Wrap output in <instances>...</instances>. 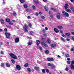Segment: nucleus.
Listing matches in <instances>:
<instances>
[{
  "label": "nucleus",
  "mask_w": 74,
  "mask_h": 74,
  "mask_svg": "<svg viewBox=\"0 0 74 74\" xmlns=\"http://www.w3.org/2000/svg\"><path fill=\"white\" fill-rule=\"evenodd\" d=\"M11 62H12V63H15V61L14 60H13L12 59H11Z\"/></svg>",
  "instance_id": "obj_25"
},
{
  "label": "nucleus",
  "mask_w": 74,
  "mask_h": 74,
  "mask_svg": "<svg viewBox=\"0 0 74 74\" xmlns=\"http://www.w3.org/2000/svg\"><path fill=\"white\" fill-rule=\"evenodd\" d=\"M23 28H24V29H27V26L26 25H25L23 26Z\"/></svg>",
  "instance_id": "obj_23"
},
{
  "label": "nucleus",
  "mask_w": 74,
  "mask_h": 74,
  "mask_svg": "<svg viewBox=\"0 0 74 74\" xmlns=\"http://www.w3.org/2000/svg\"><path fill=\"white\" fill-rule=\"evenodd\" d=\"M28 26L29 27H31V26H32V24H31V23H29L28 25Z\"/></svg>",
  "instance_id": "obj_57"
},
{
  "label": "nucleus",
  "mask_w": 74,
  "mask_h": 74,
  "mask_svg": "<svg viewBox=\"0 0 74 74\" xmlns=\"http://www.w3.org/2000/svg\"><path fill=\"white\" fill-rule=\"evenodd\" d=\"M5 34L7 38H8V39L10 38V36H11V34H10V33L6 32L5 33Z\"/></svg>",
  "instance_id": "obj_1"
},
{
  "label": "nucleus",
  "mask_w": 74,
  "mask_h": 74,
  "mask_svg": "<svg viewBox=\"0 0 74 74\" xmlns=\"http://www.w3.org/2000/svg\"><path fill=\"white\" fill-rule=\"evenodd\" d=\"M36 45L38 47H39L40 43V41L39 40H37L36 41Z\"/></svg>",
  "instance_id": "obj_5"
},
{
  "label": "nucleus",
  "mask_w": 74,
  "mask_h": 74,
  "mask_svg": "<svg viewBox=\"0 0 74 74\" xmlns=\"http://www.w3.org/2000/svg\"><path fill=\"white\" fill-rule=\"evenodd\" d=\"M66 40L67 41H69L70 40V39L67 38L66 39Z\"/></svg>",
  "instance_id": "obj_61"
},
{
  "label": "nucleus",
  "mask_w": 74,
  "mask_h": 74,
  "mask_svg": "<svg viewBox=\"0 0 74 74\" xmlns=\"http://www.w3.org/2000/svg\"><path fill=\"white\" fill-rule=\"evenodd\" d=\"M36 16H38V13H37V12L36 13Z\"/></svg>",
  "instance_id": "obj_63"
},
{
  "label": "nucleus",
  "mask_w": 74,
  "mask_h": 74,
  "mask_svg": "<svg viewBox=\"0 0 74 74\" xmlns=\"http://www.w3.org/2000/svg\"><path fill=\"white\" fill-rule=\"evenodd\" d=\"M51 40H49V39H47V42L49 43V44H51Z\"/></svg>",
  "instance_id": "obj_28"
},
{
  "label": "nucleus",
  "mask_w": 74,
  "mask_h": 74,
  "mask_svg": "<svg viewBox=\"0 0 74 74\" xmlns=\"http://www.w3.org/2000/svg\"><path fill=\"white\" fill-rule=\"evenodd\" d=\"M15 42H18L19 41V38H16L15 40Z\"/></svg>",
  "instance_id": "obj_8"
},
{
  "label": "nucleus",
  "mask_w": 74,
  "mask_h": 74,
  "mask_svg": "<svg viewBox=\"0 0 74 74\" xmlns=\"http://www.w3.org/2000/svg\"><path fill=\"white\" fill-rule=\"evenodd\" d=\"M4 30L5 32H7V28H5Z\"/></svg>",
  "instance_id": "obj_54"
},
{
  "label": "nucleus",
  "mask_w": 74,
  "mask_h": 74,
  "mask_svg": "<svg viewBox=\"0 0 74 74\" xmlns=\"http://www.w3.org/2000/svg\"><path fill=\"white\" fill-rule=\"evenodd\" d=\"M70 67L72 70H74V66L73 64L70 65Z\"/></svg>",
  "instance_id": "obj_14"
},
{
  "label": "nucleus",
  "mask_w": 74,
  "mask_h": 74,
  "mask_svg": "<svg viewBox=\"0 0 74 74\" xmlns=\"http://www.w3.org/2000/svg\"><path fill=\"white\" fill-rule=\"evenodd\" d=\"M71 63L72 64H74V61H72L71 62Z\"/></svg>",
  "instance_id": "obj_51"
},
{
  "label": "nucleus",
  "mask_w": 74,
  "mask_h": 74,
  "mask_svg": "<svg viewBox=\"0 0 74 74\" xmlns=\"http://www.w3.org/2000/svg\"><path fill=\"white\" fill-rule=\"evenodd\" d=\"M34 69L36 71H40V69L39 68V67L37 66H35Z\"/></svg>",
  "instance_id": "obj_12"
},
{
  "label": "nucleus",
  "mask_w": 74,
  "mask_h": 74,
  "mask_svg": "<svg viewBox=\"0 0 74 74\" xmlns=\"http://www.w3.org/2000/svg\"><path fill=\"white\" fill-rule=\"evenodd\" d=\"M65 70H66V71H69V69H68V68L66 67V68H65Z\"/></svg>",
  "instance_id": "obj_48"
},
{
  "label": "nucleus",
  "mask_w": 74,
  "mask_h": 74,
  "mask_svg": "<svg viewBox=\"0 0 74 74\" xmlns=\"http://www.w3.org/2000/svg\"><path fill=\"white\" fill-rule=\"evenodd\" d=\"M71 10H72V11H73V10H74V8H73L71 7Z\"/></svg>",
  "instance_id": "obj_59"
},
{
  "label": "nucleus",
  "mask_w": 74,
  "mask_h": 74,
  "mask_svg": "<svg viewBox=\"0 0 74 74\" xmlns=\"http://www.w3.org/2000/svg\"><path fill=\"white\" fill-rule=\"evenodd\" d=\"M47 65H48V66H51V64L50 63H48L47 64Z\"/></svg>",
  "instance_id": "obj_40"
},
{
  "label": "nucleus",
  "mask_w": 74,
  "mask_h": 74,
  "mask_svg": "<svg viewBox=\"0 0 74 74\" xmlns=\"http://www.w3.org/2000/svg\"><path fill=\"white\" fill-rule=\"evenodd\" d=\"M23 6H24V8H27V4H24L23 5Z\"/></svg>",
  "instance_id": "obj_29"
},
{
  "label": "nucleus",
  "mask_w": 74,
  "mask_h": 74,
  "mask_svg": "<svg viewBox=\"0 0 74 74\" xmlns=\"http://www.w3.org/2000/svg\"><path fill=\"white\" fill-rule=\"evenodd\" d=\"M51 10H52V11H56V10L53 8H51Z\"/></svg>",
  "instance_id": "obj_18"
},
{
  "label": "nucleus",
  "mask_w": 74,
  "mask_h": 74,
  "mask_svg": "<svg viewBox=\"0 0 74 74\" xmlns=\"http://www.w3.org/2000/svg\"><path fill=\"white\" fill-rule=\"evenodd\" d=\"M53 60V58H50V61H51V62H52L53 61V60Z\"/></svg>",
  "instance_id": "obj_37"
},
{
  "label": "nucleus",
  "mask_w": 74,
  "mask_h": 74,
  "mask_svg": "<svg viewBox=\"0 0 74 74\" xmlns=\"http://www.w3.org/2000/svg\"><path fill=\"white\" fill-rule=\"evenodd\" d=\"M65 35L67 36H70V34L69 33H65Z\"/></svg>",
  "instance_id": "obj_19"
},
{
  "label": "nucleus",
  "mask_w": 74,
  "mask_h": 74,
  "mask_svg": "<svg viewBox=\"0 0 74 74\" xmlns=\"http://www.w3.org/2000/svg\"><path fill=\"white\" fill-rule=\"evenodd\" d=\"M1 55H3V54H4V52L3 51H1Z\"/></svg>",
  "instance_id": "obj_41"
},
{
  "label": "nucleus",
  "mask_w": 74,
  "mask_h": 74,
  "mask_svg": "<svg viewBox=\"0 0 74 74\" xmlns=\"http://www.w3.org/2000/svg\"><path fill=\"white\" fill-rule=\"evenodd\" d=\"M16 67L18 70H20L21 69V67L19 65H17L16 66Z\"/></svg>",
  "instance_id": "obj_4"
},
{
  "label": "nucleus",
  "mask_w": 74,
  "mask_h": 74,
  "mask_svg": "<svg viewBox=\"0 0 74 74\" xmlns=\"http://www.w3.org/2000/svg\"><path fill=\"white\" fill-rule=\"evenodd\" d=\"M50 46L52 48H55L56 46V45L55 44H51Z\"/></svg>",
  "instance_id": "obj_7"
},
{
  "label": "nucleus",
  "mask_w": 74,
  "mask_h": 74,
  "mask_svg": "<svg viewBox=\"0 0 74 74\" xmlns=\"http://www.w3.org/2000/svg\"><path fill=\"white\" fill-rule=\"evenodd\" d=\"M72 40H74V36H73V37L72 36Z\"/></svg>",
  "instance_id": "obj_64"
},
{
  "label": "nucleus",
  "mask_w": 74,
  "mask_h": 74,
  "mask_svg": "<svg viewBox=\"0 0 74 74\" xmlns=\"http://www.w3.org/2000/svg\"><path fill=\"white\" fill-rule=\"evenodd\" d=\"M1 65L2 67H4V64L3 63H1Z\"/></svg>",
  "instance_id": "obj_22"
},
{
  "label": "nucleus",
  "mask_w": 74,
  "mask_h": 74,
  "mask_svg": "<svg viewBox=\"0 0 74 74\" xmlns=\"http://www.w3.org/2000/svg\"><path fill=\"white\" fill-rule=\"evenodd\" d=\"M62 14L64 15L66 17H68L69 16V14L66 12H65L64 11H63L62 12Z\"/></svg>",
  "instance_id": "obj_3"
},
{
  "label": "nucleus",
  "mask_w": 74,
  "mask_h": 74,
  "mask_svg": "<svg viewBox=\"0 0 74 74\" xmlns=\"http://www.w3.org/2000/svg\"><path fill=\"white\" fill-rule=\"evenodd\" d=\"M26 11H27V12H32V10H30V9H27L26 10Z\"/></svg>",
  "instance_id": "obj_15"
},
{
  "label": "nucleus",
  "mask_w": 74,
  "mask_h": 74,
  "mask_svg": "<svg viewBox=\"0 0 74 74\" xmlns=\"http://www.w3.org/2000/svg\"><path fill=\"white\" fill-rule=\"evenodd\" d=\"M42 31L43 33H44L45 32V29H43L42 30Z\"/></svg>",
  "instance_id": "obj_52"
},
{
  "label": "nucleus",
  "mask_w": 74,
  "mask_h": 74,
  "mask_svg": "<svg viewBox=\"0 0 74 74\" xmlns=\"http://www.w3.org/2000/svg\"><path fill=\"white\" fill-rule=\"evenodd\" d=\"M33 33V32L32 31L29 32L30 34H31L32 35Z\"/></svg>",
  "instance_id": "obj_43"
},
{
  "label": "nucleus",
  "mask_w": 74,
  "mask_h": 74,
  "mask_svg": "<svg viewBox=\"0 0 74 74\" xmlns=\"http://www.w3.org/2000/svg\"><path fill=\"white\" fill-rule=\"evenodd\" d=\"M69 6L68 4L66 3L65 5V6H64V7L65 9H66L68 8V7H69Z\"/></svg>",
  "instance_id": "obj_10"
},
{
  "label": "nucleus",
  "mask_w": 74,
  "mask_h": 74,
  "mask_svg": "<svg viewBox=\"0 0 74 74\" xmlns=\"http://www.w3.org/2000/svg\"><path fill=\"white\" fill-rule=\"evenodd\" d=\"M45 9L46 11H48V8L47 7H45Z\"/></svg>",
  "instance_id": "obj_33"
},
{
  "label": "nucleus",
  "mask_w": 74,
  "mask_h": 74,
  "mask_svg": "<svg viewBox=\"0 0 74 74\" xmlns=\"http://www.w3.org/2000/svg\"><path fill=\"white\" fill-rule=\"evenodd\" d=\"M13 16H15L16 15V13L15 12H14L13 14Z\"/></svg>",
  "instance_id": "obj_35"
},
{
  "label": "nucleus",
  "mask_w": 74,
  "mask_h": 74,
  "mask_svg": "<svg viewBox=\"0 0 74 74\" xmlns=\"http://www.w3.org/2000/svg\"><path fill=\"white\" fill-rule=\"evenodd\" d=\"M37 62L38 63H39V64H41V62L40 61H38Z\"/></svg>",
  "instance_id": "obj_49"
},
{
  "label": "nucleus",
  "mask_w": 74,
  "mask_h": 74,
  "mask_svg": "<svg viewBox=\"0 0 74 74\" xmlns=\"http://www.w3.org/2000/svg\"><path fill=\"white\" fill-rule=\"evenodd\" d=\"M42 73H44L45 72V69H43L42 70Z\"/></svg>",
  "instance_id": "obj_39"
},
{
  "label": "nucleus",
  "mask_w": 74,
  "mask_h": 74,
  "mask_svg": "<svg viewBox=\"0 0 74 74\" xmlns=\"http://www.w3.org/2000/svg\"><path fill=\"white\" fill-rule=\"evenodd\" d=\"M9 55L10 56H11V58H14V59H17L16 56L15 54H14L13 53H10L9 54Z\"/></svg>",
  "instance_id": "obj_2"
},
{
  "label": "nucleus",
  "mask_w": 74,
  "mask_h": 74,
  "mask_svg": "<svg viewBox=\"0 0 74 74\" xmlns=\"http://www.w3.org/2000/svg\"><path fill=\"white\" fill-rule=\"evenodd\" d=\"M58 29H62V28H63V27L62 26H58Z\"/></svg>",
  "instance_id": "obj_17"
},
{
  "label": "nucleus",
  "mask_w": 74,
  "mask_h": 74,
  "mask_svg": "<svg viewBox=\"0 0 74 74\" xmlns=\"http://www.w3.org/2000/svg\"><path fill=\"white\" fill-rule=\"evenodd\" d=\"M43 44L44 46H45V47H48V45H47L45 43H44Z\"/></svg>",
  "instance_id": "obj_36"
},
{
  "label": "nucleus",
  "mask_w": 74,
  "mask_h": 74,
  "mask_svg": "<svg viewBox=\"0 0 74 74\" xmlns=\"http://www.w3.org/2000/svg\"><path fill=\"white\" fill-rule=\"evenodd\" d=\"M54 30L56 32V33H58L59 32V30L56 28H54Z\"/></svg>",
  "instance_id": "obj_13"
},
{
  "label": "nucleus",
  "mask_w": 74,
  "mask_h": 74,
  "mask_svg": "<svg viewBox=\"0 0 74 74\" xmlns=\"http://www.w3.org/2000/svg\"><path fill=\"white\" fill-rule=\"evenodd\" d=\"M28 66H29V64H27V63L25 64L24 65V67H27Z\"/></svg>",
  "instance_id": "obj_20"
},
{
  "label": "nucleus",
  "mask_w": 74,
  "mask_h": 74,
  "mask_svg": "<svg viewBox=\"0 0 74 74\" xmlns=\"http://www.w3.org/2000/svg\"><path fill=\"white\" fill-rule=\"evenodd\" d=\"M5 20L6 22H9V21H10V19L9 18H6Z\"/></svg>",
  "instance_id": "obj_27"
},
{
  "label": "nucleus",
  "mask_w": 74,
  "mask_h": 74,
  "mask_svg": "<svg viewBox=\"0 0 74 74\" xmlns=\"http://www.w3.org/2000/svg\"><path fill=\"white\" fill-rule=\"evenodd\" d=\"M20 1L21 3H25V1L23 0H20Z\"/></svg>",
  "instance_id": "obj_30"
},
{
  "label": "nucleus",
  "mask_w": 74,
  "mask_h": 74,
  "mask_svg": "<svg viewBox=\"0 0 74 74\" xmlns=\"http://www.w3.org/2000/svg\"><path fill=\"white\" fill-rule=\"evenodd\" d=\"M65 57H66L67 58H68V57H69V56H70V55L67 54H66L65 55Z\"/></svg>",
  "instance_id": "obj_24"
},
{
  "label": "nucleus",
  "mask_w": 74,
  "mask_h": 74,
  "mask_svg": "<svg viewBox=\"0 0 74 74\" xmlns=\"http://www.w3.org/2000/svg\"><path fill=\"white\" fill-rule=\"evenodd\" d=\"M28 45H32V42H28Z\"/></svg>",
  "instance_id": "obj_46"
},
{
  "label": "nucleus",
  "mask_w": 74,
  "mask_h": 74,
  "mask_svg": "<svg viewBox=\"0 0 74 74\" xmlns=\"http://www.w3.org/2000/svg\"><path fill=\"white\" fill-rule=\"evenodd\" d=\"M9 23L10 25H13V23L12 21H10L9 22Z\"/></svg>",
  "instance_id": "obj_31"
},
{
  "label": "nucleus",
  "mask_w": 74,
  "mask_h": 74,
  "mask_svg": "<svg viewBox=\"0 0 74 74\" xmlns=\"http://www.w3.org/2000/svg\"><path fill=\"white\" fill-rule=\"evenodd\" d=\"M56 16L58 19H60V13H57V14Z\"/></svg>",
  "instance_id": "obj_9"
},
{
  "label": "nucleus",
  "mask_w": 74,
  "mask_h": 74,
  "mask_svg": "<svg viewBox=\"0 0 74 74\" xmlns=\"http://www.w3.org/2000/svg\"><path fill=\"white\" fill-rule=\"evenodd\" d=\"M62 36L63 37H66V36H65L64 34H62Z\"/></svg>",
  "instance_id": "obj_47"
},
{
  "label": "nucleus",
  "mask_w": 74,
  "mask_h": 74,
  "mask_svg": "<svg viewBox=\"0 0 74 74\" xmlns=\"http://www.w3.org/2000/svg\"><path fill=\"white\" fill-rule=\"evenodd\" d=\"M71 52H73V51H74V49L73 48H72L71 49Z\"/></svg>",
  "instance_id": "obj_55"
},
{
  "label": "nucleus",
  "mask_w": 74,
  "mask_h": 74,
  "mask_svg": "<svg viewBox=\"0 0 74 74\" xmlns=\"http://www.w3.org/2000/svg\"><path fill=\"white\" fill-rule=\"evenodd\" d=\"M50 58H47V61H48L49 62H50Z\"/></svg>",
  "instance_id": "obj_44"
},
{
  "label": "nucleus",
  "mask_w": 74,
  "mask_h": 74,
  "mask_svg": "<svg viewBox=\"0 0 74 74\" xmlns=\"http://www.w3.org/2000/svg\"><path fill=\"white\" fill-rule=\"evenodd\" d=\"M66 10V12H71V10H70V9H67Z\"/></svg>",
  "instance_id": "obj_16"
},
{
  "label": "nucleus",
  "mask_w": 74,
  "mask_h": 74,
  "mask_svg": "<svg viewBox=\"0 0 74 74\" xmlns=\"http://www.w3.org/2000/svg\"><path fill=\"white\" fill-rule=\"evenodd\" d=\"M41 40H45V38H41Z\"/></svg>",
  "instance_id": "obj_58"
},
{
  "label": "nucleus",
  "mask_w": 74,
  "mask_h": 74,
  "mask_svg": "<svg viewBox=\"0 0 74 74\" xmlns=\"http://www.w3.org/2000/svg\"><path fill=\"white\" fill-rule=\"evenodd\" d=\"M25 29V32L26 33L28 32V31H27V29Z\"/></svg>",
  "instance_id": "obj_38"
},
{
  "label": "nucleus",
  "mask_w": 74,
  "mask_h": 74,
  "mask_svg": "<svg viewBox=\"0 0 74 74\" xmlns=\"http://www.w3.org/2000/svg\"><path fill=\"white\" fill-rule=\"evenodd\" d=\"M27 70L28 71H29V72H30L31 71V70H30V68H28L27 69Z\"/></svg>",
  "instance_id": "obj_34"
},
{
  "label": "nucleus",
  "mask_w": 74,
  "mask_h": 74,
  "mask_svg": "<svg viewBox=\"0 0 74 74\" xmlns=\"http://www.w3.org/2000/svg\"><path fill=\"white\" fill-rule=\"evenodd\" d=\"M60 33H63V31L62 30H60Z\"/></svg>",
  "instance_id": "obj_60"
},
{
  "label": "nucleus",
  "mask_w": 74,
  "mask_h": 74,
  "mask_svg": "<svg viewBox=\"0 0 74 74\" xmlns=\"http://www.w3.org/2000/svg\"><path fill=\"white\" fill-rule=\"evenodd\" d=\"M34 2L35 3V4H39V1L38 0H34Z\"/></svg>",
  "instance_id": "obj_11"
},
{
  "label": "nucleus",
  "mask_w": 74,
  "mask_h": 74,
  "mask_svg": "<svg viewBox=\"0 0 74 74\" xmlns=\"http://www.w3.org/2000/svg\"><path fill=\"white\" fill-rule=\"evenodd\" d=\"M41 17L42 19H45V17H44V16H41Z\"/></svg>",
  "instance_id": "obj_42"
},
{
  "label": "nucleus",
  "mask_w": 74,
  "mask_h": 74,
  "mask_svg": "<svg viewBox=\"0 0 74 74\" xmlns=\"http://www.w3.org/2000/svg\"><path fill=\"white\" fill-rule=\"evenodd\" d=\"M6 66L8 67H10V64H9L8 63H6Z\"/></svg>",
  "instance_id": "obj_26"
},
{
  "label": "nucleus",
  "mask_w": 74,
  "mask_h": 74,
  "mask_svg": "<svg viewBox=\"0 0 74 74\" xmlns=\"http://www.w3.org/2000/svg\"><path fill=\"white\" fill-rule=\"evenodd\" d=\"M43 35L44 36H47V34H44Z\"/></svg>",
  "instance_id": "obj_62"
},
{
  "label": "nucleus",
  "mask_w": 74,
  "mask_h": 74,
  "mask_svg": "<svg viewBox=\"0 0 74 74\" xmlns=\"http://www.w3.org/2000/svg\"><path fill=\"white\" fill-rule=\"evenodd\" d=\"M39 48L41 51L42 49V47H41V46H40Z\"/></svg>",
  "instance_id": "obj_45"
},
{
  "label": "nucleus",
  "mask_w": 74,
  "mask_h": 74,
  "mask_svg": "<svg viewBox=\"0 0 74 74\" xmlns=\"http://www.w3.org/2000/svg\"><path fill=\"white\" fill-rule=\"evenodd\" d=\"M46 71L47 73H49V71L47 69H46Z\"/></svg>",
  "instance_id": "obj_56"
},
{
  "label": "nucleus",
  "mask_w": 74,
  "mask_h": 74,
  "mask_svg": "<svg viewBox=\"0 0 74 74\" xmlns=\"http://www.w3.org/2000/svg\"><path fill=\"white\" fill-rule=\"evenodd\" d=\"M45 52L46 54H48V53H49V51L48 50H46L45 51Z\"/></svg>",
  "instance_id": "obj_21"
},
{
  "label": "nucleus",
  "mask_w": 74,
  "mask_h": 74,
  "mask_svg": "<svg viewBox=\"0 0 74 74\" xmlns=\"http://www.w3.org/2000/svg\"><path fill=\"white\" fill-rule=\"evenodd\" d=\"M0 22L1 24H2V25L4 24V21L3 19L1 18L0 19Z\"/></svg>",
  "instance_id": "obj_6"
},
{
  "label": "nucleus",
  "mask_w": 74,
  "mask_h": 74,
  "mask_svg": "<svg viewBox=\"0 0 74 74\" xmlns=\"http://www.w3.org/2000/svg\"><path fill=\"white\" fill-rule=\"evenodd\" d=\"M32 8H33V9H34V10L36 9V7L34 5L32 6Z\"/></svg>",
  "instance_id": "obj_53"
},
{
  "label": "nucleus",
  "mask_w": 74,
  "mask_h": 74,
  "mask_svg": "<svg viewBox=\"0 0 74 74\" xmlns=\"http://www.w3.org/2000/svg\"><path fill=\"white\" fill-rule=\"evenodd\" d=\"M67 63H68V64H70V62L69 61H67Z\"/></svg>",
  "instance_id": "obj_50"
},
{
  "label": "nucleus",
  "mask_w": 74,
  "mask_h": 74,
  "mask_svg": "<svg viewBox=\"0 0 74 74\" xmlns=\"http://www.w3.org/2000/svg\"><path fill=\"white\" fill-rule=\"evenodd\" d=\"M61 40L63 41V42H65V40H64V39H63V38L62 37L61 38Z\"/></svg>",
  "instance_id": "obj_32"
}]
</instances>
